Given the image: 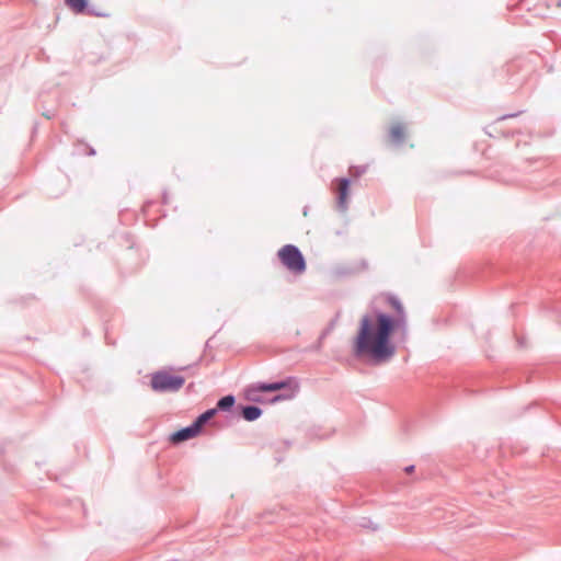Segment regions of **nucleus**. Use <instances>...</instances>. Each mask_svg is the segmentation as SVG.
I'll use <instances>...</instances> for the list:
<instances>
[{"label": "nucleus", "instance_id": "423d86ee", "mask_svg": "<svg viewBox=\"0 0 561 561\" xmlns=\"http://www.w3.org/2000/svg\"><path fill=\"white\" fill-rule=\"evenodd\" d=\"M201 431L197 424L192 423L190 426L181 428L171 435V442L174 444L182 443L184 440L195 437Z\"/></svg>", "mask_w": 561, "mask_h": 561}, {"label": "nucleus", "instance_id": "39448f33", "mask_svg": "<svg viewBox=\"0 0 561 561\" xmlns=\"http://www.w3.org/2000/svg\"><path fill=\"white\" fill-rule=\"evenodd\" d=\"M339 185L336 188L337 198L336 206L341 211H345L347 209V198L350 193V180L346 178L336 180Z\"/></svg>", "mask_w": 561, "mask_h": 561}, {"label": "nucleus", "instance_id": "0eeeda50", "mask_svg": "<svg viewBox=\"0 0 561 561\" xmlns=\"http://www.w3.org/2000/svg\"><path fill=\"white\" fill-rule=\"evenodd\" d=\"M389 136L394 145H401L405 139L404 126L400 123L392 125L389 130Z\"/></svg>", "mask_w": 561, "mask_h": 561}, {"label": "nucleus", "instance_id": "2eb2a0df", "mask_svg": "<svg viewBox=\"0 0 561 561\" xmlns=\"http://www.w3.org/2000/svg\"><path fill=\"white\" fill-rule=\"evenodd\" d=\"M514 116H515V114H512V115H504V116L500 117V118H499V121H503V119H505V118H507V117H514Z\"/></svg>", "mask_w": 561, "mask_h": 561}, {"label": "nucleus", "instance_id": "ddd939ff", "mask_svg": "<svg viewBox=\"0 0 561 561\" xmlns=\"http://www.w3.org/2000/svg\"><path fill=\"white\" fill-rule=\"evenodd\" d=\"M352 170H355V175H359L362 173H364L366 171V168L365 167H357V168H353Z\"/></svg>", "mask_w": 561, "mask_h": 561}, {"label": "nucleus", "instance_id": "9d476101", "mask_svg": "<svg viewBox=\"0 0 561 561\" xmlns=\"http://www.w3.org/2000/svg\"><path fill=\"white\" fill-rule=\"evenodd\" d=\"M234 402L236 399L232 394L225 396L218 400L216 409L220 411H228L233 407Z\"/></svg>", "mask_w": 561, "mask_h": 561}, {"label": "nucleus", "instance_id": "f03ea898", "mask_svg": "<svg viewBox=\"0 0 561 561\" xmlns=\"http://www.w3.org/2000/svg\"><path fill=\"white\" fill-rule=\"evenodd\" d=\"M185 383V378L172 375L167 370H159L151 375L150 386L153 391L160 393L176 392Z\"/></svg>", "mask_w": 561, "mask_h": 561}, {"label": "nucleus", "instance_id": "f8f14e48", "mask_svg": "<svg viewBox=\"0 0 561 561\" xmlns=\"http://www.w3.org/2000/svg\"><path fill=\"white\" fill-rule=\"evenodd\" d=\"M293 397V393L290 394H277L273 401H280V400H286V399H290Z\"/></svg>", "mask_w": 561, "mask_h": 561}, {"label": "nucleus", "instance_id": "4468645a", "mask_svg": "<svg viewBox=\"0 0 561 561\" xmlns=\"http://www.w3.org/2000/svg\"><path fill=\"white\" fill-rule=\"evenodd\" d=\"M413 470H414V466H413V465H411V466H409V467H407V468L404 469V471H405L407 473H411Z\"/></svg>", "mask_w": 561, "mask_h": 561}, {"label": "nucleus", "instance_id": "6e6552de", "mask_svg": "<svg viewBox=\"0 0 561 561\" xmlns=\"http://www.w3.org/2000/svg\"><path fill=\"white\" fill-rule=\"evenodd\" d=\"M241 415L248 422H253L262 415V409L256 405H245L241 408Z\"/></svg>", "mask_w": 561, "mask_h": 561}, {"label": "nucleus", "instance_id": "20e7f679", "mask_svg": "<svg viewBox=\"0 0 561 561\" xmlns=\"http://www.w3.org/2000/svg\"><path fill=\"white\" fill-rule=\"evenodd\" d=\"M294 378L289 377L282 381L276 382H256L250 386L248 389V398L252 401H260V399L255 396L260 392H274L282 389L289 388L294 382Z\"/></svg>", "mask_w": 561, "mask_h": 561}, {"label": "nucleus", "instance_id": "1a4fd4ad", "mask_svg": "<svg viewBox=\"0 0 561 561\" xmlns=\"http://www.w3.org/2000/svg\"><path fill=\"white\" fill-rule=\"evenodd\" d=\"M65 3L75 13H84L87 10L88 0H65Z\"/></svg>", "mask_w": 561, "mask_h": 561}, {"label": "nucleus", "instance_id": "7ed1b4c3", "mask_svg": "<svg viewBox=\"0 0 561 561\" xmlns=\"http://www.w3.org/2000/svg\"><path fill=\"white\" fill-rule=\"evenodd\" d=\"M280 262L294 273H302L306 270V261L300 250L293 244H286L278 251Z\"/></svg>", "mask_w": 561, "mask_h": 561}, {"label": "nucleus", "instance_id": "f257e3e1", "mask_svg": "<svg viewBox=\"0 0 561 561\" xmlns=\"http://www.w3.org/2000/svg\"><path fill=\"white\" fill-rule=\"evenodd\" d=\"M386 300L393 314H387L380 310L363 314L352 342L353 356L373 366H379L392 359L396 346L390 336L396 331L404 333L408 329V317L402 302L393 295H388Z\"/></svg>", "mask_w": 561, "mask_h": 561}, {"label": "nucleus", "instance_id": "9b49d317", "mask_svg": "<svg viewBox=\"0 0 561 561\" xmlns=\"http://www.w3.org/2000/svg\"><path fill=\"white\" fill-rule=\"evenodd\" d=\"M217 413V409H209L202 413L193 423L197 424L198 430L202 427Z\"/></svg>", "mask_w": 561, "mask_h": 561}]
</instances>
